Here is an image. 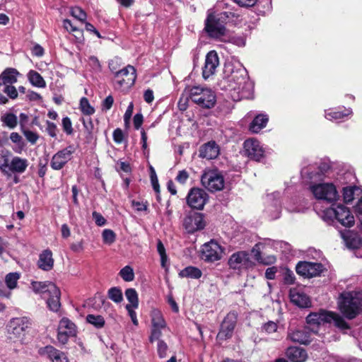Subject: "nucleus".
Masks as SVG:
<instances>
[{"label": "nucleus", "instance_id": "36", "mask_svg": "<svg viewBox=\"0 0 362 362\" xmlns=\"http://www.w3.org/2000/svg\"><path fill=\"white\" fill-rule=\"evenodd\" d=\"M351 113L352 110L350 108L344 109V111L334 110L330 112H325V117L329 120H337L342 119L344 117L349 116L351 115Z\"/></svg>", "mask_w": 362, "mask_h": 362}, {"label": "nucleus", "instance_id": "42", "mask_svg": "<svg viewBox=\"0 0 362 362\" xmlns=\"http://www.w3.org/2000/svg\"><path fill=\"white\" fill-rule=\"evenodd\" d=\"M108 298L116 303H119L123 300V294L121 288L119 287H112L107 292Z\"/></svg>", "mask_w": 362, "mask_h": 362}, {"label": "nucleus", "instance_id": "61", "mask_svg": "<svg viewBox=\"0 0 362 362\" xmlns=\"http://www.w3.org/2000/svg\"><path fill=\"white\" fill-rule=\"evenodd\" d=\"M164 327H153L151 334L150 336V341L153 342L155 340H158L161 336V329Z\"/></svg>", "mask_w": 362, "mask_h": 362}, {"label": "nucleus", "instance_id": "63", "mask_svg": "<svg viewBox=\"0 0 362 362\" xmlns=\"http://www.w3.org/2000/svg\"><path fill=\"white\" fill-rule=\"evenodd\" d=\"M188 178L189 173L185 170H182L178 172L175 180L181 184H185L188 180Z\"/></svg>", "mask_w": 362, "mask_h": 362}, {"label": "nucleus", "instance_id": "14", "mask_svg": "<svg viewBox=\"0 0 362 362\" xmlns=\"http://www.w3.org/2000/svg\"><path fill=\"white\" fill-rule=\"evenodd\" d=\"M208 199L207 193L200 188H192L188 192L187 203L191 208L201 210Z\"/></svg>", "mask_w": 362, "mask_h": 362}, {"label": "nucleus", "instance_id": "1", "mask_svg": "<svg viewBox=\"0 0 362 362\" xmlns=\"http://www.w3.org/2000/svg\"><path fill=\"white\" fill-rule=\"evenodd\" d=\"M226 73H230L222 81V83H227L224 85L223 88L231 92V97L234 100H240L247 95L245 89L247 86H250V83L246 78V70L244 69H239L233 70L231 65L226 67Z\"/></svg>", "mask_w": 362, "mask_h": 362}, {"label": "nucleus", "instance_id": "10", "mask_svg": "<svg viewBox=\"0 0 362 362\" xmlns=\"http://www.w3.org/2000/svg\"><path fill=\"white\" fill-rule=\"evenodd\" d=\"M223 250L219 244L211 240L203 245L201 258L207 262H214L221 259Z\"/></svg>", "mask_w": 362, "mask_h": 362}, {"label": "nucleus", "instance_id": "64", "mask_svg": "<svg viewBox=\"0 0 362 362\" xmlns=\"http://www.w3.org/2000/svg\"><path fill=\"white\" fill-rule=\"evenodd\" d=\"M92 215L96 225L98 226H103L106 223V220L100 213L93 211Z\"/></svg>", "mask_w": 362, "mask_h": 362}, {"label": "nucleus", "instance_id": "26", "mask_svg": "<svg viewBox=\"0 0 362 362\" xmlns=\"http://www.w3.org/2000/svg\"><path fill=\"white\" fill-rule=\"evenodd\" d=\"M219 154V147L215 141H209L201 146L199 156L209 160L216 158Z\"/></svg>", "mask_w": 362, "mask_h": 362}, {"label": "nucleus", "instance_id": "19", "mask_svg": "<svg viewBox=\"0 0 362 362\" xmlns=\"http://www.w3.org/2000/svg\"><path fill=\"white\" fill-rule=\"evenodd\" d=\"M313 169V166L302 169L301 176L303 178L308 179L311 182L321 180L322 175L330 169V165L327 163H321L317 167V171L315 172Z\"/></svg>", "mask_w": 362, "mask_h": 362}, {"label": "nucleus", "instance_id": "28", "mask_svg": "<svg viewBox=\"0 0 362 362\" xmlns=\"http://www.w3.org/2000/svg\"><path fill=\"white\" fill-rule=\"evenodd\" d=\"M28 166V160L18 156H14L9 162L7 171L9 170L13 173L22 174Z\"/></svg>", "mask_w": 362, "mask_h": 362}, {"label": "nucleus", "instance_id": "29", "mask_svg": "<svg viewBox=\"0 0 362 362\" xmlns=\"http://www.w3.org/2000/svg\"><path fill=\"white\" fill-rule=\"evenodd\" d=\"M19 72L13 68H7L0 74V88L4 85H13L17 82Z\"/></svg>", "mask_w": 362, "mask_h": 362}, {"label": "nucleus", "instance_id": "8", "mask_svg": "<svg viewBox=\"0 0 362 362\" xmlns=\"http://www.w3.org/2000/svg\"><path fill=\"white\" fill-rule=\"evenodd\" d=\"M202 185L210 192L221 190L224 187L223 176L218 170L205 171L201 177Z\"/></svg>", "mask_w": 362, "mask_h": 362}, {"label": "nucleus", "instance_id": "50", "mask_svg": "<svg viewBox=\"0 0 362 362\" xmlns=\"http://www.w3.org/2000/svg\"><path fill=\"white\" fill-rule=\"evenodd\" d=\"M103 242L105 244L111 245L116 239V235L113 230L110 229H105L102 233Z\"/></svg>", "mask_w": 362, "mask_h": 362}, {"label": "nucleus", "instance_id": "35", "mask_svg": "<svg viewBox=\"0 0 362 362\" xmlns=\"http://www.w3.org/2000/svg\"><path fill=\"white\" fill-rule=\"evenodd\" d=\"M151 316L152 327H165L166 324L160 310L153 309L151 311Z\"/></svg>", "mask_w": 362, "mask_h": 362}, {"label": "nucleus", "instance_id": "59", "mask_svg": "<svg viewBox=\"0 0 362 362\" xmlns=\"http://www.w3.org/2000/svg\"><path fill=\"white\" fill-rule=\"evenodd\" d=\"M109 69L110 71L112 73L113 76H115L117 72H119V59L115 58L114 59H112L109 62L108 64Z\"/></svg>", "mask_w": 362, "mask_h": 362}, {"label": "nucleus", "instance_id": "62", "mask_svg": "<svg viewBox=\"0 0 362 362\" xmlns=\"http://www.w3.org/2000/svg\"><path fill=\"white\" fill-rule=\"evenodd\" d=\"M113 140L117 144H121L124 139V134L122 129L117 128L114 130L113 134Z\"/></svg>", "mask_w": 362, "mask_h": 362}, {"label": "nucleus", "instance_id": "27", "mask_svg": "<svg viewBox=\"0 0 362 362\" xmlns=\"http://www.w3.org/2000/svg\"><path fill=\"white\" fill-rule=\"evenodd\" d=\"M37 266L43 271H50L53 269L54 259L50 250H45L40 254Z\"/></svg>", "mask_w": 362, "mask_h": 362}, {"label": "nucleus", "instance_id": "4", "mask_svg": "<svg viewBox=\"0 0 362 362\" xmlns=\"http://www.w3.org/2000/svg\"><path fill=\"white\" fill-rule=\"evenodd\" d=\"M321 217L329 225L334 224L337 221L343 226L350 228L355 223L354 215L347 207L343 205L325 209L322 212Z\"/></svg>", "mask_w": 362, "mask_h": 362}, {"label": "nucleus", "instance_id": "49", "mask_svg": "<svg viewBox=\"0 0 362 362\" xmlns=\"http://www.w3.org/2000/svg\"><path fill=\"white\" fill-rule=\"evenodd\" d=\"M341 237L343 239L346 241V245L351 249H356L358 248L361 244V240L357 238L354 237L353 238H351L349 237H346L344 233H341Z\"/></svg>", "mask_w": 362, "mask_h": 362}, {"label": "nucleus", "instance_id": "60", "mask_svg": "<svg viewBox=\"0 0 362 362\" xmlns=\"http://www.w3.org/2000/svg\"><path fill=\"white\" fill-rule=\"evenodd\" d=\"M46 124H47L46 132H47V134L51 137L55 138L57 136V125L54 123L49 122V121H47Z\"/></svg>", "mask_w": 362, "mask_h": 362}, {"label": "nucleus", "instance_id": "32", "mask_svg": "<svg viewBox=\"0 0 362 362\" xmlns=\"http://www.w3.org/2000/svg\"><path fill=\"white\" fill-rule=\"evenodd\" d=\"M180 278H190L198 279L201 278L202 272L196 267L189 266L182 269L179 274Z\"/></svg>", "mask_w": 362, "mask_h": 362}, {"label": "nucleus", "instance_id": "24", "mask_svg": "<svg viewBox=\"0 0 362 362\" xmlns=\"http://www.w3.org/2000/svg\"><path fill=\"white\" fill-rule=\"evenodd\" d=\"M286 356L291 362H305L308 358L306 351L298 346H290L286 351Z\"/></svg>", "mask_w": 362, "mask_h": 362}, {"label": "nucleus", "instance_id": "25", "mask_svg": "<svg viewBox=\"0 0 362 362\" xmlns=\"http://www.w3.org/2000/svg\"><path fill=\"white\" fill-rule=\"evenodd\" d=\"M288 338L293 342L303 344H308L310 342V335L308 327L290 331L288 333Z\"/></svg>", "mask_w": 362, "mask_h": 362}, {"label": "nucleus", "instance_id": "58", "mask_svg": "<svg viewBox=\"0 0 362 362\" xmlns=\"http://www.w3.org/2000/svg\"><path fill=\"white\" fill-rule=\"evenodd\" d=\"M75 334H69L66 330H58L57 339L59 341L63 344H65L69 337H74Z\"/></svg>", "mask_w": 362, "mask_h": 362}, {"label": "nucleus", "instance_id": "30", "mask_svg": "<svg viewBox=\"0 0 362 362\" xmlns=\"http://www.w3.org/2000/svg\"><path fill=\"white\" fill-rule=\"evenodd\" d=\"M268 121L269 117L267 115H257L250 124L249 129L252 133H258L266 127Z\"/></svg>", "mask_w": 362, "mask_h": 362}, {"label": "nucleus", "instance_id": "37", "mask_svg": "<svg viewBox=\"0 0 362 362\" xmlns=\"http://www.w3.org/2000/svg\"><path fill=\"white\" fill-rule=\"evenodd\" d=\"M11 152L6 149L0 151V170L4 174H8L7 168L9 164Z\"/></svg>", "mask_w": 362, "mask_h": 362}, {"label": "nucleus", "instance_id": "38", "mask_svg": "<svg viewBox=\"0 0 362 362\" xmlns=\"http://www.w3.org/2000/svg\"><path fill=\"white\" fill-rule=\"evenodd\" d=\"M58 330H66L69 334H76V325L69 319L63 317L59 325Z\"/></svg>", "mask_w": 362, "mask_h": 362}, {"label": "nucleus", "instance_id": "46", "mask_svg": "<svg viewBox=\"0 0 362 362\" xmlns=\"http://www.w3.org/2000/svg\"><path fill=\"white\" fill-rule=\"evenodd\" d=\"M80 108L81 112L86 115H91L95 112V109L92 107L88 100L83 97L80 100Z\"/></svg>", "mask_w": 362, "mask_h": 362}, {"label": "nucleus", "instance_id": "13", "mask_svg": "<svg viewBox=\"0 0 362 362\" xmlns=\"http://www.w3.org/2000/svg\"><path fill=\"white\" fill-rule=\"evenodd\" d=\"M237 322V314L235 312H230L223 319L219 332L217 334V339L219 340H226L232 337L233 331Z\"/></svg>", "mask_w": 362, "mask_h": 362}, {"label": "nucleus", "instance_id": "57", "mask_svg": "<svg viewBox=\"0 0 362 362\" xmlns=\"http://www.w3.org/2000/svg\"><path fill=\"white\" fill-rule=\"evenodd\" d=\"M157 350L159 357L165 358L167 355L168 346L163 341L158 340Z\"/></svg>", "mask_w": 362, "mask_h": 362}, {"label": "nucleus", "instance_id": "33", "mask_svg": "<svg viewBox=\"0 0 362 362\" xmlns=\"http://www.w3.org/2000/svg\"><path fill=\"white\" fill-rule=\"evenodd\" d=\"M55 285L50 281H35L32 283L33 289L35 293H41L42 298H47L49 292V286Z\"/></svg>", "mask_w": 362, "mask_h": 362}, {"label": "nucleus", "instance_id": "22", "mask_svg": "<svg viewBox=\"0 0 362 362\" xmlns=\"http://www.w3.org/2000/svg\"><path fill=\"white\" fill-rule=\"evenodd\" d=\"M60 296L61 292L56 285L49 286V292L46 299L47 305L49 309L53 312H57L60 308Z\"/></svg>", "mask_w": 362, "mask_h": 362}, {"label": "nucleus", "instance_id": "3", "mask_svg": "<svg viewBox=\"0 0 362 362\" xmlns=\"http://www.w3.org/2000/svg\"><path fill=\"white\" fill-rule=\"evenodd\" d=\"M340 311L349 319L354 318L362 312V292L342 293L339 302Z\"/></svg>", "mask_w": 362, "mask_h": 362}, {"label": "nucleus", "instance_id": "6", "mask_svg": "<svg viewBox=\"0 0 362 362\" xmlns=\"http://www.w3.org/2000/svg\"><path fill=\"white\" fill-rule=\"evenodd\" d=\"M136 78V69L133 66L128 65L113 76L114 88L122 91L127 90L134 84Z\"/></svg>", "mask_w": 362, "mask_h": 362}, {"label": "nucleus", "instance_id": "55", "mask_svg": "<svg viewBox=\"0 0 362 362\" xmlns=\"http://www.w3.org/2000/svg\"><path fill=\"white\" fill-rule=\"evenodd\" d=\"M23 135L26 139L31 144H35L39 139V136L37 133L30 130H23Z\"/></svg>", "mask_w": 362, "mask_h": 362}, {"label": "nucleus", "instance_id": "47", "mask_svg": "<svg viewBox=\"0 0 362 362\" xmlns=\"http://www.w3.org/2000/svg\"><path fill=\"white\" fill-rule=\"evenodd\" d=\"M331 315L332 317V322H334V325L337 327L341 330L348 329L349 328V326L348 325L347 322L344 320V319L342 317L334 313H331Z\"/></svg>", "mask_w": 362, "mask_h": 362}, {"label": "nucleus", "instance_id": "7", "mask_svg": "<svg viewBox=\"0 0 362 362\" xmlns=\"http://www.w3.org/2000/svg\"><path fill=\"white\" fill-rule=\"evenodd\" d=\"M310 190L317 199L327 202H335L339 197L336 187L332 183H319L310 186Z\"/></svg>", "mask_w": 362, "mask_h": 362}, {"label": "nucleus", "instance_id": "17", "mask_svg": "<svg viewBox=\"0 0 362 362\" xmlns=\"http://www.w3.org/2000/svg\"><path fill=\"white\" fill-rule=\"evenodd\" d=\"M243 146L245 155L250 159L259 161L264 156V150L257 139H247L245 141Z\"/></svg>", "mask_w": 362, "mask_h": 362}, {"label": "nucleus", "instance_id": "56", "mask_svg": "<svg viewBox=\"0 0 362 362\" xmlns=\"http://www.w3.org/2000/svg\"><path fill=\"white\" fill-rule=\"evenodd\" d=\"M113 103H114L113 97L111 95L107 96L102 102V104H101L102 110L107 112V110H110L111 107H112Z\"/></svg>", "mask_w": 362, "mask_h": 362}, {"label": "nucleus", "instance_id": "31", "mask_svg": "<svg viewBox=\"0 0 362 362\" xmlns=\"http://www.w3.org/2000/svg\"><path fill=\"white\" fill-rule=\"evenodd\" d=\"M362 194V188L356 186L344 187L343 189V198L346 203L351 202L354 199L358 198Z\"/></svg>", "mask_w": 362, "mask_h": 362}, {"label": "nucleus", "instance_id": "16", "mask_svg": "<svg viewBox=\"0 0 362 362\" xmlns=\"http://www.w3.org/2000/svg\"><path fill=\"white\" fill-rule=\"evenodd\" d=\"M228 264L232 269H247L252 266L250 255L247 252L239 251L233 253L229 258Z\"/></svg>", "mask_w": 362, "mask_h": 362}, {"label": "nucleus", "instance_id": "11", "mask_svg": "<svg viewBox=\"0 0 362 362\" xmlns=\"http://www.w3.org/2000/svg\"><path fill=\"white\" fill-rule=\"evenodd\" d=\"M74 152L75 148L71 145L57 151L51 159V168L55 170L62 169L71 160Z\"/></svg>", "mask_w": 362, "mask_h": 362}, {"label": "nucleus", "instance_id": "54", "mask_svg": "<svg viewBox=\"0 0 362 362\" xmlns=\"http://www.w3.org/2000/svg\"><path fill=\"white\" fill-rule=\"evenodd\" d=\"M3 91L12 100H15L18 98V90L13 85L5 86Z\"/></svg>", "mask_w": 362, "mask_h": 362}, {"label": "nucleus", "instance_id": "39", "mask_svg": "<svg viewBox=\"0 0 362 362\" xmlns=\"http://www.w3.org/2000/svg\"><path fill=\"white\" fill-rule=\"evenodd\" d=\"M3 124L10 129H14L18 124V118L13 113H6L1 117Z\"/></svg>", "mask_w": 362, "mask_h": 362}, {"label": "nucleus", "instance_id": "40", "mask_svg": "<svg viewBox=\"0 0 362 362\" xmlns=\"http://www.w3.org/2000/svg\"><path fill=\"white\" fill-rule=\"evenodd\" d=\"M125 296L128 301L130 303V304H129L130 306L133 307L134 308H137L139 307L138 294L134 288H127L125 291Z\"/></svg>", "mask_w": 362, "mask_h": 362}, {"label": "nucleus", "instance_id": "53", "mask_svg": "<svg viewBox=\"0 0 362 362\" xmlns=\"http://www.w3.org/2000/svg\"><path fill=\"white\" fill-rule=\"evenodd\" d=\"M277 328V324L273 321H269L262 326V332H264L267 334H272L276 332Z\"/></svg>", "mask_w": 362, "mask_h": 362}, {"label": "nucleus", "instance_id": "20", "mask_svg": "<svg viewBox=\"0 0 362 362\" xmlns=\"http://www.w3.org/2000/svg\"><path fill=\"white\" fill-rule=\"evenodd\" d=\"M219 64V59L216 51L212 50L208 52L206 56L204 66L202 70V76L207 79L216 72V69Z\"/></svg>", "mask_w": 362, "mask_h": 362}, {"label": "nucleus", "instance_id": "51", "mask_svg": "<svg viewBox=\"0 0 362 362\" xmlns=\"http://www.w3.org/2000/svg\"><path fill=\"white\" fill-rule=\"evenodd\" d=\"M157 251L160 257L161 265L162 267H165L168 257L165 252L164 245L160 240H158L157 243Z\"/></svg>", "mask_w": 362, "mask_h": 362}, {"label": "nucleus", "instance_id": "9", "mask_svg": "<svg viewBox=\"0 0 362 362\" xmlns=\"http://www.w3.org/2000/svg\"><path fill=\"white\" fill-rule=\"evenodd\" d=\"M183 227L188 233H194L204 228V216L199 212H189L183 219Z\"/></svg>", "mask_w": 362, "mask_h": 362}, {"label": "nucleus", "instance_id": "52", "mask_svg": "<svg viewBox=\"0 0 362 362\" xmlns=\"http://www.w3.org/2000/svg\"><path fill=\"white\" fill-rule=\"evenodd\" d=\"M62 125L64 132L67 135H71L73 134L74 129L72 127L71 121L69 117H63V119L62 120Z\"/></svg>", "mask_w": 362, "mask_h": 362}, {"label": "nucleus", "instance_id": "5", "mask_svg": "<svg viewBox=\"0 0 362 362\" xmlns=\"http://www.w3.org/2000/svg\"><path fill=\"white\" fill-rule=\"evenodd\" d=\"M187 99H189L199 107L206 109L212 108L216 102L215 93L210 88L202 86H193L185 90Z\"/></svg>", "mask_w": 362, "mask_h": 362}, {"label": "nucleus", "instance_id": "43", "mask_svg": "<svg viewBox=\"0 0 362 362\" xmlns=\"http://www.w3.org/2000/svg\"><path fill=\"white\" fill-rule=\"evenodd\" d=\"M86 321L98 329H100L105 325L104 317L101 315L89 314L86 316Z\"/></svg>", "mask_w": 362, "mask_h": 362}, {"label": "nucleus", "instance_id": "45", "mask_svg": "<svg viewBox=\"0 0 362 362\" xmlns=\"http://www.w3.org/2000/svg\"><path fill=\"white\" fill-rule=\"evenodd\" d=\"M121 278L127 282L132 281L134 279V272L133 269L127 265L123 267L119 272Z\"/></svg>", "mask_w": 362, "mask_h": 362}, {"label": "nucleus", "instance_id": "12", "mask_svg": "<svg viewBox=\"0 0 362 362\" xmlns=\"http://www.w3.org/2000/svg\"><path fill=\"white\" fill-rule=\"evenodd\" d=\"M31 322L27 317H14L8 324V331L15 337H24L30 328Z\"/></svg>", "mask_w": 362, "mask_h": 362}, {"label": "nucleus", "instance_id": "18", "mask_svg": "<svg viewBox=\"0 0 362 362\" xmlns=\"http://www.w3.org/2000/svg\"><path fill=\"white\" fill-rule=\"evenodd\" d=\"M280 193L278 192L267 195L265 212L271 219H276L280 217L281 204L279 201Z\"/></svg>", "mask_w": 362, "mask_h": 362}, {"label": "nucleus", "instance_id": "2", "mask_svg": "<svg viewBox=\"0 0 362 362\" xmlns=\"http://www.w3.org/2000/svg\"><path fill=\"white\" fill-rule=\"evenodd\" d=\"M231 13H208L204 22V30L211 38L220 40L226 35V24Z\"/></svg>", "mask_w": 362, "mask_h": 362}, {"label": "nucleus", "instance_id": "21", "mask_svg": "<svg viewBox=\"0 0 362 362\" xmlns=\"http://www.w3.org/2000/svg\"><path fill=\"white\" fill-rule=\"evenodd\" d=\"M332 318L330 312L320 310L310 313L306 317V322L310 326L318 327L326 322H331Z\"/></svg>", "mask_w": 362, "mask_h": 362}, {"label": "nucleus", "instance_id": "15", "mask_svg": "<svg viewBox=\"0 0 362 362\" xmlns=\"http://www.w3.org/2000/svg\"><path fill=\"white\" fill-rule=\"evenodd\" d=\"M324 269L320 263L300 262L296 267V272L304 277L311 278L320 275Z\"/></svg>", "mask_w": 362, "mask_h": 362}, {"label": "nucleus", "instance_id": "48", "mask_svg": "<svg viewBox=\"0 0 362 362\" xmlns=\"http://www.w3.org/2000/svg\"><path fill=\"white\" fill-rule=\"evenodd\" d=\"M71 15L81 22H84L87 17L86 12L78 6L71 8Z\"/></svg>", "mask_w": 362, "mask_h": 362}, {"label": "nucleus", "instance_id": "44", "mask_svg": "<svg viewBox=\"0 0 362 362\" xmlns=\"http://www.w3.org/2000/svg\"><path fill=\"white\" fill-rule=\"evenodd\" d=\"M20 274L18 272L8 273L5 277V283L9 289H13L16 287Z\"/></svg>", "mask_w": 362, "mask_h": 362}, {"label": "nucleus", "instance_id": "41", "mask_svg": "<svg viewBox=\"0 0 362 362\" xmlns=\"http://www.w3.org/2000/svg\"><path fill=\"white\" fill-rule=\"evenodd\" d=\"M39 354L52 361L56 358L57 354H59V350H57L52 346H46L39 350Z\"/></svg>", "mask_w": 362, "mask_h": 362}, {"label": "nucleus", "instance_id": "23", "mask_svg": "<svg viewBox=\"0 0 362 362\" xmlns=\"http://www.w3.org/2000/svg\"><path fill=\"white\" fill-rule=\"evenodd\" d=\"M291 301L300 308H308L311 301L308 296L297 288H291L289 292Z\"/></svg>", "mask_w": 362, "mask_h": 362}, {"label": "nucleus", "instance_id": "34", "mask_svg": "<svg viewBox=\"0 0 362 362\" xmlns=\"http://www.w3.org/2000/svg\"><path fill=\"white\" fill-rule=\"evenodd\" d=\"M28 78L30 83L37 88H45L46 82L42 76L36 71L30 70L28 74Z\"/></svg>", "mask_w": 362, "mask_h": 362}]
</instances>
